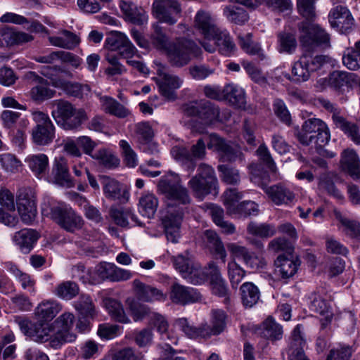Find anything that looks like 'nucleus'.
I'll list each match as a JSON object with an SVG mask.
<instances>
[{"instance_id":"28","label":"nucleus","mask_w":360,"mask_h":360,"mask_svg":"<svg viewBox=\"0 0 360 360\" xmlns=\"http://www.w3.org/2000/svg\"><path fill=\"white\" fill-rule=\"evenodd\" d=\"M100 104L103 112L118 118H125L131 114L130 110L127 107L110 96H101Z\"/></svg>"},{"instance_id":"7","label":"nucleus","mask_w":360,"mask_h":360,"mask_svg":"<svg viewBox=\"0 0 360 360\" xmlns=\"http://www.w3.org/2000/svg\"><path fill=\"white\" fill-rule=\"evenodd\" d=\"M18 325L21 332L32 340L39 343L49 342L54 348L60 347V344L55 342L56 335L51 322L39 319L34 322L23 319L18 322Z\"/></svg>"},{"instance_id":"60","label":"nucleus","mask_w":360,"mask_h":360,"mask_svg":"<svg viewBox=\"0 0 360 360\" xmlns=\"http://www.w3.org/2000/svg\"><path fill=\"white\" fill-rule=\"evenodd\" d=\"M127 39L128 37L123 32H112L105 39V46L112 51H117Z\"/></svg>"},{"instance_id":"43","label":"nucleus","mask_w":360,"mask_h":360,"mask_svg":"<svg viewBox=\"0 0 360 360\" xmlns=\"http://www.w3.org/2000/svg\"><path fill=\"white\" fill-rule=\"evenodd\" d=\"M241 300L246 307H253L259 299L258 288L251 282H245L240 286Z\"/></svg>"},{"instance_id":"20","label":"nucleus","mask_w":360,"mask_h":360,"mask_svg":"<svg viewBox=\"0 0 360 360\" xmlns=\"http://www.w3.org/2000/svg\"><path fill=\"white\" fill-rule=\"evenodd\" d=\"M226 314L222 309H214L210 312V325L203 326V338L218 335L221 333L226 326Z\"/></svg>"},{"instance_id":"44","label":"nucleus","mask_w":360,"mask_h":360,"mask_svg":"<svg viewBox=\"0 0 360 360\" xmlns=\"http://www.w3.org/2000/svg\"><path fill=\"white\" fill-rule=\"evenodd\" d=\"M103 303L104 307L115 321L123 323H127L129 322V319L126 316L124 309L120 302L112 298H105Z\"/></svg>"},{"instance_id":"26","label":"nucleus","mask_w":360,"mask_h":360,"mask_svg":"<svg viewBox=\"0 0 360 360\" xmlns=\"http://www.w3.org/2000/svg\"><path fill=\"white\" fill-rule=\"evenodd\" d=\"M340 164L342 169L353 179H360V160L354 150L348 148L343 150Z\"/></svg>"},{"instance_id":"45","label":"nucleus","mask_w":360,"mask_h":360,"mask_svg":"<svg viewBox=\"0 0 360 360\" xmlns=\"http://www.w3.org/2000/svg\"><path fill=\"white\" fill-rule=\"evenodd\" d=\"M223 13L229 21L237 25H243L249 19L246 11L239 6H226L223 9Z\"/></svg>"},{"instance_id":"64","label":"nucleus","mask_w":360,"mask_h":360,"mask_svg":"<svg viewBox=\"0 0 360 360\" xmlns=\"http://www.w3.org/2000/svg\"><path fill=\"white\" fill-rule=\"evenodd\" d=\"M103 191L105 195L112 200H117L121 197V186L115 179H106L105 180Z\"/></svg>"},{"instance_id":"27","label":"nucleus","mask_w":360,"mask_h":360,"mask_svg":"<svg viewBox=\"0 0 360 360\" xmlns=\"http://www.w3.org/2000/svg\"><path fill=\"white\" fill-rule=\"evenodd\" d=\"M49 43L54 46L72 50L79 44V39L75 33L67 30H62L56 35L49 36Z\"/></svg>"},{"instance_id":"3","label":"nucleus","mask_w":360,"mask_h":360,"mask_svg":"<svg viewBox=\"0 0 360 360\" xmlns=\"http://www.w3.org/2000/svg\"><path fill=\"white\" fill-rule=\"evenodd\" d=\"M181 278L193 285H202L209 281L212 293L219 297H224L226 305L230 304V291L215 262H210L205 269H202L199 264L191 259L181 257Z\"/></svg>"},{"instance_id":"34","label":"nucleus","mask_w":360,"mask_h":360,"mask_svg":"<svg viewBox=\"0 0 360 360\" xmlns=\"http://www.w3.org/2000/svg\"><path fill=\"white\" fill-rule=\"evenodd\" d=\"M224 100L237 108H243L246 103L245 91L236 84H226L224 87Z\"/></svg>"},{"instance_id":"41","label":"nucleus","mask_w":360,"mask_h":360,"mask_svg":"<svg viewBox=\"0 0 360 360\" xmlns=\"http://www.w3.org/2000/svg\"><path fill=\"white\" fill-rule=\"evenodd\" d=\"M53 293L58 298L68 301L79 295V288L72 281H63L55 287Z\"/></svg>"},{"instance_id":"6","label":"nucleus","mask_w":360,"mask_h":360,"mask_svg":"<svg viewBox=\"0 0 360 360\" xmlns=\"http://www.w3.org/2000/svg\"><path fill=\"white\" fill-rule=\"evenodd\" d=\"M251 181L261 187L269 198L276 205H289L295 199L294 193L282 184L268 186L270 179L266 172H259L256 170L252 172Z\"/></svg>"},{"instance_id":"10","label":"nucleus","mask_w":360,"mask_h":360,"mask_svg":"<svg viewBox=\"0 0 360 360\" xmlns=\"http://www.w3.org/2000/svg\"><path fill=\"white\" fill-rule=\"evenodd\" d=\"M32 188L19 190L16 200L18 212L21 220L26 224H31L37 215L36 194Z\"/></svg>"},{"instance_id":"4","label":"nucleus","mask_w":360,"mask_h":360,"mask_svg":"<svg viewBox=\"0 0 360 360\" xmlns=\"http://www.w3.org/2000/svg\"><path fill=\"white\" fill-rule=\"evenodd\" d=\"M41 214L49 217L68 231L73 232L82 224L81 217L76 214L71 207L52 198L44 200L41 204Z\"/></svg>"},{"instance_id":"32","label":"nucleus","mask_w":360,"mask_h":360,"mask_svg":"<svg viewBox=\"0 0 360 360\" xmlns=\"http://www.w3.org/2000/svg\"><path fill=\"white\" fill-rule=\"evenodd\" d=\"M60 68L57 66L56 67H50L46 66L43 67L41 70V74L44 77L50 79L52 82V84L56 87H63L67 91V92L75 97H79V83H70L65 82L62 80H56L53 79L54 74L53 73L54 71L59 70Z\"/></svg>"},{"instance_id":"9","label":"nucleus","mask_w":360,"mask_h":360,"mask_svg":"<svg viewBox=\"0 0 360 360\" xmlns=\"http://www.w3.org/2000/svg\"><path fill=\"white\" fill-rule=\"evenodd\" d=\"M25 77L32 84L27 95L34 103L41 104L55 96L56 90L51 87L49 82L35 72H27Z\"/></svg>"},{"instance_id":"46","label":"nucleus","mask_w":360,"mask_h":360,"mask_svg":"<svg viewBox=\"0 0 360 360\" xmlns=\"http://www.w3.org/2000/svg\"><path fill=\"white\" fill-rule=\"evenodd\" d=\"M344 65L349 70L360 69V40L354 44V48L347 49L342 57Z\"/></svg>"},{"instance_id":"38","label":"nucleus","mask_w":360,"mask_h":360,"mask_svg":"<svg viewBox=\"0 0 360 360\" xmlns=\"http://www.w3.org/2000/svg\"><path fill=\"white\" fill-rule=\"evenodd\" d=\"M205 237L207 241V246L210 252L218 256L223 263H225L227 256L224 243L218 234L212 230H207L205 232Z\"/></svg>"},{"instance_id":"48","label":"nucleus","mask_w":360,"mask_h":360,"mask_svg":"<svg viewBox=\"0 0 360 360\" xmlns=\"http://www.w3.org/2000/svg\"><path fill=\"white\" fill-rule=\"evenodd\" d=\"M115 264L108 262H101L96 266L93 273L96 275L90 276L89 282L91 284L99 283L100 281L104 279H110L111 281ZM92 274L91 271L89 272Z\"/></svg>"},{"instance_id":"33","label":"nucleus","mask_w":360,"mask_h":360,"mask_svg":"<svg viewBox=\"0 0 360 360\" xmlns=\"http://www.w3.org/2000/svg\"><path fill=\"white\" fill-rule=\"evenodd\" d=\"M211 37L215 40L219 52L225 56H230L236 49L229 32L220 28Z\"/></svg>"},{"instance_id":"58","label":"nucleus","mask_w":360,"mask_h":360,"mask_svg":"<svg viewBox=\"0 0 360 360\" xmlns=\"http://www.w3.org/2000/svg\"><path fill=\"white\" fill-rule=\"evenodd\" d=\"M228 275L233 288H237L245 275V271L235 262L228 263Z\"/></svg>"},{"instance_id":"53","label":"nucleus","mask_w":360,"mask_h":360,"mask_svg":"<svg viewBox=\"0 0 360 360\" xmlns=\"http://www.w3.org/2000/svg\"><path fill=\"white\" fill-rule=\"evenodd\" d=\"M119 146L126 166L130 168L136 167L139 164V158L131 144L127 141L122 139L119 141Z\"/></svg>"},{"instance_id":"52","label":"nucleus","mask_w":360,"mask_h":360,"mask_svg":"<svg viewBox=\"0 0 360 360\" xmlns=\"http://www.w3.org/2000/svg\"><path fill=\"white\" fill-rule=\"evenodd\" d=\"M335 126L340 128L344 133L356 145H360V131L357 125L348 122L343 117L336 118Z\"/></svg>"},{"instance_id":"61","label":"nucleus","mask_w":360,"mask_h":360,"mask_svg":"<svg viewBox=\"0 0 360 360\" xmlns=\"http://www.w3.org/2000/svg\"><path fill=\"white\" fill-rule=\"evenodd\" d=\"M122 333V328L117 325L109 323L100 324L98 328V335L101 339L111 340L120 335Z\"/></svg>"},{"instance_id":"55","label":"nucleus","mask_w":360,"mask_h":360,"mask_svg":"<svg viewBox=\"0 0 360 360\" xmlns=\"http://www.w3.org/2000/svg\"><path fill=\"white\" fill-rule=\"evenodd\" d=\"M0 165L8 174H15L20 171L22 166L20 160L11 153L0 154Z\"/></svg>"},{"instance_id":"25","label":"nucleus","mask_w":360,"mask_h":360,"mask_svg":"<svg viewBox=\"0 0 360 360\" xmlns=\"http://www.w3.org/2000/svg\"><path fill=\"white\" fill-rule=\"evenodd\" d=\"M25 162L38 179H41L46 175L49 166V158L44 153L28 155L25 159Z\"/></svg>"},{"instance_id":"14","label":"nucleus","mask_w":360,"mask_h":360,"mask_svg":"<svg viewBox=\"0 0 360 360\" xmlns=\"http://www.w3.org/2000/svg\"><path fill=\"white\" fill-rule=\"evenodd\" d=\"M179 8V4L176 0H154L152 12L159 21L174 25L178 20Z\"/></svg>"},{"instance_id":"57","label":"nucleus","mask_w":360,"mask_h":360,"mask_svg":"<svg viewBox=\"0 0 360 360\" xmlns=\"http://www.w3.org/2000/svg\"><path fill=\"white\" fill-rule=\"evenodd\" d=\"M134 134L139 143L143 144L151 141L153 131L148 122H139L134 125Z\"/></svg>"},{"instance_id":"5","label":"nucleus","mask_w":360,"mask_h":360,"mask_svg":"<svg viewBox=\"0 0 360 360\" xmlns=\"http://www.w3.org/2000/svg\"><path fill=\"white\" fill-rule=\"evenodd\" d=\"M51 115L57 124L65 130H76L88 118L86 111L77 108L68 101L55 100L51 103Z\"/></svg>"},{"instance_id":"63","label":"nucleus","mask_w":360,"mask_h":360,"mask_svg":"<svg viewBox=\"0 0 360 360\" xmlns=\"http://www.w3.org/2000/svg\"><path fill=\"white\" fill-rule=\"evenodd\" d=\"M274 111L279 120L287 125L291 123V115L284 101L276 98L273 103Z\"/></svg>"},{"instance_id":"13","label":"nucleus","mask_w":360,"mask_h":360,"mask_svg":"<svg viewBox=\"0 0 360 360\" xmlns=\"http://www.w3.org/2000/svg\"><path fill=\"white\" fill-rule=\"evenodd\" d=\"M184 112L191 116H197L207 124L219 120V109L212 103L200 100L184 105Z\"/></svg>"},{"instance_id":"12","label":"nucleus","mask_w":360,"mask_h":360,"mask_svg":"<svg viewBox=\"0 0 360 360\" xmlns=\"http://www.w3.org/2000/svg\"><path fill=\"white\" fill-rule=\"evenodd\" d=\"M207 146L209 149L217 152L223 162H233L237 160L242 161L243 159V154L236 145L225 141L216 134L209 136Z\"/></svg>"},{"instance_id":"35","label":"nucleus","mask_w":360,"mask_h":360,"mask_svg":"<svg viewBox=\"0 0 360 360\" xmlns=\"http://www.w3.org/2000/svg\"><path fill=\"white\" fill-rule=\"evenodd\" d=\"M72 306L79 314L86 318L94 319L98 315V311L93 300L88 295H80L78 299L73 302Z\"/></svg>"},{"instance_id":"59","label":"nucleus","mask_w":360,"mask_h":360,"mask_svg":"<svg viewBox=\"0 0 360 360\" xmlns=\"http://www.w3.org/2000/svg\"><path fill=\"white\" fill-rule=\"evenodd\" d=\"M92 157L107 168L115 167L120 164L119 158L105 149H100Z\"/></svg>"},{"instance_id":"24","label":"nucleus","mask_w":360,"mask_h":360,"mask_svg":"<svg viewBox=\"0 0 360 360\" xmlns=\"http://www.w3.org/2000/svg\"><path fill=\"white\" fill-rule=\"evenodd\" d=\"M154 41L160 49L165 51L170 62L176 66L180 63V49L179 43L168 42L166 36L157 31Z\"/></svg>"},{"instance_id":"37","label":"nucleus","mask_w":360,"mask_h":360,"mask_svg":"<svg viewBox=\"0 0 360 360\" xmlns=\"http://www.w3.org/2000/svg\"><path fill=\"white\" fill-rule=\"evenodd\" d=\"M195 24L205 38H210L219 29L214 24L210 14L200 11L195 15Z\"/></svg>"},{"instance_id":"40","label":"nucleus","mask_w":360,"mask_h":360,"mask_svg":"<svg viewBox=\"0 0 360 360\" xmlns=\"http://www.w3.org/2000/svg\"><path fill=\"white\" fill-rule=\"evenodd\" d=\"M309 309L311 311L323 316L327 322H330L333 313L328 303L320 295L312 293L310 297Z\"/></svg>"},{"instance_id":"62","label":"nucleus","mask_w":360,"mask_h":360,"mask_svg":"<svg viewBox=\"0 0 360 360\" xmlns=\"http://www.w3.org/2000/svg\"><path fill=\"white\" fill-rule=\"evenodd\" d=\"M280 51L292 53L297 47V41L294 34L290 33H281L278 35Z\"/></svg>"},{"instance_id":"15","label":"nucleus","mask_w":360,"mask_h":360,"mask_svg":"<svg viewBox=\"0 0 360 360\" xmlns=\"http://www.w3.org/2000/svg\"><path fill=\"white\" fill-rule=\"evenodd\" d=\"M51 181L61 187L69 188L75 186V182L69 172L68 161L64 157L55 158L53 162Z\"/></svg>"},{"instance_id":"1","label":"nucleus","mask_w":360,"mask_h":360,"mask_svg":"<svg viewBox=\"0 0 360 360\" xmlns=\"http://www.w3.org/2000/svg\"><path fill=\"white\" fill-rule=\"evenodd\" d=\"M300 42L304 53L292 68V80L296 82L307 81L311 73L321 68L328 62L327 56L311 53L319 47L330 46V35L319 25L307 21L299 25Z\"/></svg>"},{"instance_id":"56","label":"nucleus","mask_w":360,"mask_h":360,"mask_svg":"<svg viewBox=\"0 0 360 360\" xmlns=\"http://www.w3.org/2000/svg\"><path fill=\"white\" fill-rule=\"evenodd\" d=\"M200 49L191 40L181 39V65L186 64L192 58L198 56Z\"/></svg>"},{"instance_id":"18","label":"nucleus","mask_w":360,"mask_h":360,"mask_svg":"<svg viewBox=\"0 0 360 360\" xmlns=\"http://www.w3.org/2000/svg\"><path fill=\"white\" fill-rule=\"evenodd\" d=\"M134 294L138 300L152 302L155 301H165L166 295L155 287L146 285L141 281L136 279L133 281Z\"/></svg>"},{"instance_id":"39","label":"nucleus","mask_w":360,"mask_h":360,"mask_svg":"<svg viewBox=\"0 0 360 360\" xmlns=\"http://www.w3.org/2000/svg\"><path fill=\"white\" fill-rule=\"evenodd\" d=\"M276 271L282 278L286 279L295 275L299 263L283 255H280L275 261Z\"/></svg>"},{"instance_id":"51","label":"nucleus","mask_w":360,"mask_h":360,"mask_svg":"<svg viewBox=\"0 0 360 360\" xmlns=\"http://www.w3.org/2000/svg\"><path fill=\"white\" fill-rule=\"evenodd\" d=\"M354 77V74L346 71H333L329 77V84L336 89H340L350 86Z\"/></svg>"},{"instance_id":"21","label":"nucleus","mask_w":360,"mask_h":360,"mask_svg":"<svg viewBox=\"0 0 360 360\" xmlns=\"http://www.w3.org/2000/svg\"><path fill=\"white\" fill-rule=\"evenodd\" d=\"M39 238L38 233L31 229H23L16 231L12 237L13 243L23 253H28L33 248Z\"/></svg>"},{"instance_id":"19","label":"nucleus","mask_w":360,"mask_h":360,"mask_svg":"<svg viewBox=\"0 0 360 360\" xmlns=\"http://www.w3.org/2000/svg\"><path fill=\"white\" fill-rule=\"evenodd\" d=\"M229 250L236 257L241 258L245 264L253 269H263L266 265L265 259L249 252L248 249L236 243L227 245Z\"/></svg>"},{"instance_id":"30","label":"nucleus","mask_w":360,"mask_h":360,"mask_svg":"<svg viewBox=\"0 0 360 360\" xmlns=\"http://www.w3.org/2000/svg\"><path fill=\"white\" fill-rule=\"evenodd\" d=\"M0 40L7 46L21 44L33 40V37L23 32L16 31L10 27H4L0 32Z\"/></svg>"},{"instance_id":"42","label":"nucleus","mask_w":360,"mask_h":360,"mask_svg":"<svg viewBox=\"0 0 360 360\" xmlns=\"http://www.w3.org/2000/svg\"><path fill=\"white\" fill-rule=\"evenodd\" d=\"M158 199L152 193H144L139 199V212L148 218L154 216L158 207Z\"/></svg>"},{"instance_id":"36","label":"nucleus","mask_w":360,"mask_h":360,"mask_svg":"<svg viewBox=\"0 0 360 360\" xmlns=\"http://www.w3.org/2000/svg\"><path fill=\"white\" fill-rule=\"evenodd\" d=\"M205 179L195 175L189 181V186L198 198H204L210 193H214L216 195L218 193L219 184L210 185L206 184Z\"/></svg>"},{"instance_id":"47","label":"nucleus","mask_w":360,"mask_h":360,"mask_svg":"<svg viewBox=\"0 0 360 360\" xmlns=\"http://www.w3.org/2000/svg\"><path fill=\"white\" fill-rule=\"evenodd\" d=\"M247 231L249 234L259 238H269L276 233V229L274 225L266 223H257L251 221L247 226Z\"/></svg>"},{"instance_id":"8","label":"nucleus","mask_w":360,"mask_h":360,"mask_svg":"<svg viewBox=\"0 0 360 360\" xmlns=\"http://www.w3.org/2000/svg\"><path fill=\"white\" fill-rule=\"evenodd\" d=\"M35 127L32 129V140L37 146H48L55 139L56 127L48 114L35 110L32 112Z\"/></svg>"},{"instance_id":"50","label":"nucleus","mask_w":360,"mask_h":360,"mask_svg":"<svg viewBox=\"0 0 360 360\" xmlns=\"http://www.w3.org/2000/svg\"><path fill=\"white\" fill-rule=\"evenodd\" d=\"M128 304L131 314L135 321H139L146 318L150 320L154 313L149 307L134 299L129 300Z\"/></svg>"},{"instance_id":"49","label":"nucleus","mask_w":360,"mask_h":360,"mask_svg":"<svg viewBox=\"0 0 360 360\" xmlns=\"http://www.w3.org/2000/svg\"><path fill=\"white\" fill-rule=\"evenodd\" d=\"M230 215L237 217L256 216L259 213L258 205L254 201L245 200L238 204L235 208H229Z\"/></svg>"},{"instance_id":"2","label":"nucleus","mask_w":360,"mask_h":360,"mask_svg":"<svg viewBox=\"0 0 360 360\" xmlns=\"http://www.w3.org/2000/svg\"><path fill=\"white\" fill-rule=\"evenodd\" d=\"M158 191L163 195L165 208L162 211V224L167 240L179 243L180 238V177L169 172L161 177Z\"/></svg>"},{"instance_id":"17","label":"nucleus","mask_w":360,"mask_h":360,"mask_svg":"<svg viewBox=\"0 0 360 360\" xmlns=\"http://www.w3.org/2000/svg\"><path fill=\"white\" fill-rule=\"evenodd\" d=\"M120 7L126 21L137 25L147 24L148 15L141 6L131 1H121Z\"/></svg>"},{"instance_id":"31","label":"nucleus","mask_w":360,"mask_h":360,"mask_svg":"<svg viewBox=\"0 0 360 360\" xmlns=\"http://www.w3.org/2000/svg\"><path fill=\"white\" fill-rule=\"evenodd\" d=\"M158 85L160 94L168 101H174L177 98L176 89L179 86L177 77L165 75L158 79Z\"/></svg>"},{"instance_id":"29","label":"nucleus","mask_w":360,"mask_h":360,"mask_svg":"<svg viewBox=\"0 0 360 360\" xmlns=\"http://www.w3.org/2000/svg\"><path fill=\"white\" fill-rule=\"evenodd\" d=\"M257 333L271 342L280 340L283 338V327L271 317L267 318L259 328Z\"/></svg>"},{"instance_id":"11","label":"nucleus","mask_w":360,"mask_h":360,"mask_svg":"<svg viewBox=\"0 0 360 360\" xmlns=\"http://www.w3.org/2000/svg\"><path fill=\"white\" fill-rule=\"evenodd\" d=\"M75 315L70 311H65L58 316L52 323L56 337L55 342L61 347L67 342H72L76 340V335L72 332L75 323Z\"/></svg>"},{"instance_id":"22","label":"nucleus","mask_w":360,"mask_h":360,"mask_svg":"<svg viewBox=\"0 0 360 360\" xmlns=\"http://www.w3.org/2000/svg\"><path fill=\"white\" fill-rule=\"evenodd\" d=\"M63 306L58 301L50 299L39 302L34 309V316L37 319L51 321L60 311Z\"/></svg>"},{"instance_id":"54","label":"nucleus","mask_w":360,"mask_h":360,"mask_svg":"<svg viewBox=\"0 0 360 360\" xmlns=\"http://www.w3.org/2000/svg\"><path fill=\"white\" fill-rule=\"evenodd\" d=\"M218 171L223 182L229 185H237L240 181L238 169L226 165H219Z\"/></svg>"},{"instance_id":"16","label":"nucleus","mask_w":360,"mask_h":360,"mask_svg":"<svg viewBox=\"0 0 360 360\" xmlns=\"http://www.w3.org/2000/svg\"><path fill=\"white\" fill-rule=\"evenodd\" d=\"M330 26L341 33L349 31L354 25V20L349 9L343 6L332 8L328 15Z\"/></svg>"},{"instance_id":"23","label":"nucleus","mask_w":360,"mask_h":360,"mask_svg":"<svg viewBox=\"0 0 360 360\" xmlns=\"http://www.w3.org/2000/svg\"><path fill=\"white\" fill-rule=\"evenodd\" d=\"M324 122L318 118H309L304 121L301 131L297 134L299 141L304 146L312 144L314 136L324 127Z\"/></svg>"}]
</instances>
